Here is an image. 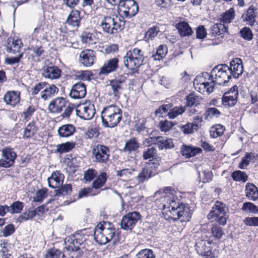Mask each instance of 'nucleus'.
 <instances>
[{
    "mask_svg": "<svg viewBox=\"0 0 258 258\" xmlns=\"http://www.w3.org/2000/svg\"><path fill=\"white\" fill-rule=\"evenodd\" d=\"M253 154L252 153H247L244 157L241 159V161L238 165L240 169H244L245 167L248 166L249 164L250 161L253 157Z\"/></svg>",
    "mask_w": 258,
    "mask_h": 258,
    "instance_id": "obj_60",
    "label": "nucleus"
},
{
    "mask_svg": "<svg viewBox=\"0 0 258 258\" xmlns=\"http://www.w3.org/2000/svg\"><path fill=\"white\" fill-rule=\"evenodd\" d=\"M81 19L80 12L78 10H72L69 15L66 23L73 27L78 28L80 26Z\"/></svg>",
    "mask_w": 258,
    "mask_h": 258,
    "instance_id": "obj_29",
    "label": "nucleus"
},
{
    "mask_svg": "<svg viewBox=\"0 0 258 258\" xmlns=\"http://www.w3.org/2000/svg\"><path fill=\"white\" fill-rule=\"evenodd\" d=\"M187 107L197 106L200 104V99L198 96L194 93H190L185 97Z\"/></svg>",
    "mask_w": 258,
    "mask_h": 258,
    "instance_id": "obj_49",
    "label": "nucleus"
},
{
    "mask_svg": "<svg viewBox=\"0 0 258 258\" xmlns=\"http://www.w3.org/2000/svg\"><path fill=\"white\" fill-rule=\"evenodd\" d=\"M176 27L181 37L189 36L193 33L191 28L185 21L179 22L176 25Z\"/></svg>",
    "mask_w": 258,
    "mask_h": 258,
    "instance_id": "obj_32",
    "label": "nucleus"
},
{
    "mask_svg": "<svg viewBox=\"0 0 258 258\" xmlns=\"http://www.w3.org/2000/svg\"><path fill=\"white\" fill-rule=\"evenodd\" d=\"M24 206L23 202L19 201H15L9 206V213L12 214H19L22 211Z\"/></svg>",
    "mask_w": 258,
    "mask_h": 258,
    "instance_id": "obj_48",
    "label": "nucleus"
},
{
    "mask_svg": "<svg viewBox=\"0 0 258 258\" xmlns=\"http://www.w3.org/2000/svg\"><path fill=\"white\" fill-rule=\"evenodd\" d=\"M101 119L105 127L116 126L122 119V110L116 105H108L101 111Z\"/></svg>",
    "mask_w": 258,
    "mask_h": 258,
    "instance_id": "obj_3",
    "label": "nucleus"
},
{
    "mask_svg": "<svg viewBox=\"0 0 258 258\" xmlns=\"http://www.w3.org/2000/svg\"><path fill=\"white\" fill-rule=\"evenodd\" d=\"M155 145L159 150L171 149L174 148L173 140L166 137L157 136L155 139Z\"/></svg>",
    "mask_w": 258,
    "mask_h": 258,
    "instance_id": "obj_24",
    "label": "nucleus"
},
{
    "mask_svg": "<svg viewBox=\"0 0 258 258\" xmlns=\"http://www.w3.org/2000/svg\"><path fill=\"white\" fill-rule=\"evenodd\" d=\"M158 162H148L145 164L142 170L137 177L139 183H143L156 174V169L158 167Z\"/></svg>",
    "mask_w": 258,
    "mask_h": 258,
    "instance_id": "obj_10",
    "label": "nucleus"
},
{
    "mask_svg": "<svg viewBox=\"0 0 258 258\" xmlns=\"http://www.w3.org/2000/svg\"><path fill=\"white\" fill-rule=\"evenodd\" d=\"M119 68V59L117 57L111 58L106 60L103 65L100 68L99 74L100 75H108L115 72Z\"/></svg>",
    "mask_w": 258,
    "mask_h": 258,
    "instance_id": "obj_14",
    "label": "nucleus"
},
{
    "mask_svg": "<svg viewBox=\"0 0 258 258\" xmlns=\"http://www.w3.org/2000/svg\"><path fill=\"white\" fill-rule=\"evenodd\" d=\"M23 44L20 39L14 40V39L8 38L6 45V50L8 52L16 54L20 52V50Z\"/></svg>",
    "mask_w": 258,
    "mask_h": 258,
    "instance_id": "obj_28",
    "label": "nucleus"
},
{
    "mask_svg": "<svg viewBox=\"0 0 258 258\" xmlns=\"http://www.w3.org/2000/svg\"><path fill=\"white\" fill-rule=\"evenodd\" d=\"M3 100L7 105L14 107L20 102V92L8 91L5 94Z\"/></svg>",
    "mask_w": 258,
    "mask_h": 258,
    "instance_id": "obj_22",
    "label": "nucleus"
},
{
    "mask_svg": "<svg viewBox=\"0 0 258 258\" xmlns=\"http://www.w3.org/2000/svg\"><path fill=\"white\" fill-rule=\"evenodd\" d=\"M202 150L199 147L183 144L180 149V153L186 158H189L200 154Z\"/></svg>",
    "mask_w": 258,
    "mask_h": 258,
    "instance_id": "obj_27",
    "label": "nucleus"
},
{
    "mask_svg": "<svg viewBox=\"0 0 258 258\" xmlns=\"http://www.w3.org/2000/svg\"><path fill=\"white\" fill-rule=\"evenodd\" d=\"M135 258H155V255L152 249L146 248L139 251Z\"/></svg>",
    "mask_w": 258,
    "mask_h": 258,
    "instance_id": "obj_55",
    "label": "nucleus"
},
{
    "mask_svg": "<svg viewBox=\"0 0 258 258\" xmlns=\"http://www.w3.org/2000/svg\"><path fill=\"white\" fill-rule=\"evenodd\" d=\"M177 122L168 121L167 119L161 120L159 122V126L162 132H167L174 125L177 124Z\"/></svg>",
    "mask_w": 258,
    "mask_h": 258,
    "instance_id": "obj_52",
    "label": "nucleus"
},
{
    "mask_svg": "<svg viewBox=\"0 0 258 258\" xmlns=\"http://www.w3.org/2000/svg\"><path fill=\"white\" fill-rule=\"evenodd\" d=\"M86 93V86L80 81L72 86L69 96L73 99H80L84 98Z\"/></svg>",
    "mask_w": 258,
    "mask_h": 258,
    "instance_id": "obj_18",
    "label": "nucleus"
},
{
    "mask_svg": "<svg viewBox=\"0 0 258 258\" xmlns=\"http://www.w3.org/2000/svg\"><path fill=\"white\" fill-rule=\"evenodd\" d=\"M175 189L170 186L165 187L156 191L155 195H162L164 197L162 209H169L170 215L168 219L174 221L179 220L180 222H187L191 219L192 212L187 204L181 202L175 196Z\"/></svg>",
    "mask_w": 258,
    "mask_h": 258,
    "instance_id": "obj_1",
    "label": "nucleus"
},
{
    "mask_svg": "<svg viewBox=\"0 0 258 258\" xmlns=\"http://www.w3.org/2000/svg\"><path fill=\"white\" fill-rule=\"evenodd\" d=\"M75 131V127L73 125L66 124L59 127L57 130V133L60 137L66 138L72 136Z\"/></svg>",
    "mask_w": 258,
    "mask_h": 258,
    "instance_id": "obj_33",
    "label": "nucleus"
},
{
    "mask_svg": "<svg viewBox=\"0 0 258 258\" xmlns=\"http://www.w3.org/2000/svg\"><path fill=\"white\" fill-rule=\"evenodd\" d=\"M141 218V216L138 212L128 213L121 219V228L125 230H132Z\"/></svg>",
    "mask_w": 258,
    "mask_h": 258,
    "instance_id": "obj_12",
    "label": "nucleus"
},
{
    "mask_svg": "<svg viewBox=\"0 0 258 258\" xmlns=\"http://www.w3.org/2000/svg\"><path fill=\"white\" fill-rule=\"evenodd\" d=\"M245 194L249 200L254 201L258 199V189L253 183H247L246 184Z\"/></svg>",
    "mask_w": 258,
    "mask_h": 258,
    "instance_id": "obj_35",
    "label": "nucleus"
},
{
    "mask_svg": "<svg viewBox=\"0 0 258 258\" xmlns=\"http://www.w3.org/2000/svg\"><path fill=\"white\" fill-rule=\"evenodd\" d=\"M125 21L119 18L116 14L103 16L100 21L99 26L106 34L113 35L123 30Z\"/></svg>",
    "mask_w": 258,
    "mask_h": 258,
    "instance_id": "obj_2",
    "label": "nucleus"
},
{
    "mask_svg": "<svg viewBox=\"0 0 258 258\" xmlns=\"http://www.w3.org/2000/svg\"><path fill=\"white\" fill-rule=\"evenodd\" d=\"M241 210L244 212H249L253 214H258V207L250 202L243 203Z\"/></svg>",
    "mask_w": 258,
    "mask_h": 258,
    "instance_id": "obj_56",
    "label": "nucleus"
},
{
    "mask_svg": "<svg viewBox=\"0 0 258 258\" xmlns=\"http://www.w3.org/2000/svg\"><path fill=\"white\" fill-rule=\"evenodd\" d=\"M178 127L184 135H188L197 131L199 128V125L196 123L187 122L184 125H179Z\"/></svg>",
    "mask_w": 258,
    "mask_h": 258,
    "instance_id": "obj_38",
    "label": "nucleus"
},
{
    "mask_svg": "<svg viewBox=\"0 0 258 258\" xmlns=\"http://www.w3.org/2000/svg\"><path fill=\"white\" fill-rule=\"evenodd\" d=\"M185 111V107L182 106L171 107L169 111L166 114L169 119H173L179 115H181Z\"/></svg>",
    "mask_w": 258,
    "mask_h": 258,
    "instance_id": "obj_41",
    "label": "nucleus"
},
{
    "mask_svg": "<svg viewBox=\"0 0 258 258\" xmlns=\"http://www.w3.org/2000/svg\"><path fill=\"white\" fill-rule=\"evenodd\" d=\"M211 232L213 236L218 239H220L224 235L222 228L217 225L212 227Z\"/></svg>",
    "mask_w": 258,
    "mask_h": 258,
    "instance_id": "obj_63",
    "label": "nucleus"
},
{
    "mask_svg": "<svg viewBox=\"0 0 258 258\" xmlns=\"http://www.w3.org/2000/svg\"><path fill=\"white\" fill-rule=\"evenodd\" d=\"M145 58L144 52L135 48L128 51L123 56V64L126 69L134 71L144 63Z\"/></svg>",
    "mask_w": 258,
    "mask_h": 258,
    "instance_id": "obj_4",
    "label": "nucleus"
},
{
    "mask_svg": "<svg viewBox=\"0 0 258 258\" xmlns=\"http://www.w3.org/2000/svg\"><path fill=\"white\" fill-rule=\"evenodd\" d=\"M94 237L95 241L100 245L105 244L108 242L104 234L103 224L99 223L94 229Z\"/></svg>",
    "mask_w": 258,
    "mask_h": 258,
    "instance_id": "obj_25",
    "label": "nucleus"
},
{
    "mask_svg": "<svg viewBox=\"0 0 258 258\" xmlns=\"http://www.w3.org/2000/svg\"><path fill=\"white\" fill-rule=\"evenodd\" d=\"M2 158L0 159V167L5 168L13 166L17 158V153L13 148L6 147L2 149Z\"/></svg>",
    "mask_w": 258,
    "mask_h": 258,
    "instance_id": "obj_11",
    "label": "nucleus"
},
{
    "mask_svg": "<svg viewBox=\"0 0 258 258\" xmlns=\"http://www.w3.org/2000/svg\"><path fill=\"white\" fill-rule=\"evenodd\" d=\"M80 63L84 67L92 66L96 59V52L92 49H86L81 52L79 55Z\"/></svg>",
    "mask_w": 258,
    "mask_h": 258,
    "instance_id": "obj_16",
    "label": "nucleus"
},
{
    "mask_svg": "<svg viewBox=\"0 0 258 258\" xmlns=\"http://www.w3.org/2000/svg\"><path fill=\"white\" fill-rule=\"evenodd\" d=\"M48 189L46 188H43L37 190L35 196L33 197V201L34 202L42 203L43 200L47 198Z\"/></svg>",
    "mask_w": 258,
    "mask_h": 258,
    "instance_id": "obj_53",
    "label": "nucleus"
},
{
    "mask_svg": "<svg viewBox=\"0 0 258 258\" xmlns=\"http://www.w3.org/2000/svg\"><path fill=\"white\" fill-rule=\"evenodd\" d=\"M41 72L43 77L50 80L59 78L61 73V70L58 67L52 64L45 65L42 68Z\"/></svg>",
    "mask_w": 258,
    "mask_h": 258,
    "instance_id": "obj_15",
    "label": "nucleus"
},
{
    "mask_svg": "<svg viewBox=\"0 0 258 258\" xmlns=\"http://www.w3.org/2000/svg\"><path fill=\"white\" fill-rule=\"evenodd\" d=\"M90 72L88 71L78 72L75 75V78L80 81H88L90 79Z\"/></svg>",
    "mask_w": 258,
    "mask_h": 258,
    "instance_id": "obj_61",
    "label": "nucleus"
},
{
    "mask_svg": "<svg viewBox=\"0 0 258 258\" xmlns=\"http://www.w3.org/2000/svg\"><path fill=\"white\" fill-rule=\"evenodd\" d=\"M83 107L82 108L83 110V116L84 120L91 119L95 113V109L93 104H89L88 105L86 104H83Z\"/></svg>",
    "mask_w": 258,
    "mask_h": 258,
    "instance_id": "obj_39",
    "label": "nucleus"
},
{
    "mask_svg": "<svg viewBox=\"0 0 258 258\" xmlns=\"http://www.w3.org/2000/svg\"><path fill=\"white\" fill-rule=\"evenodd\" d=\"M228 93H224L221 98L222 104L226 108L232 107L235 105L237 101V97L228 95Z\"/></svg>",
    "mask_w": 258,
    "mask_h": 258,
    "instance_id": "obj_37",
    "label": "nucleus"
},
{
    "mask_svg": "<svg viewBox=\"0 0 258 258\" xmlns=\"http://www.w3.org/2000/svg\"><path fill=\"white\" fill-rule=\"evenodd\" d=\"M234 11L233 9H230L221 15L220 18V23L224 25L229 24L234 19Z\"/></svg>",
    "mask_w": 258,
    "mask_h": 258,
    "instance_id": "obj_43",
    "label": "nucleus"
},
{
    "mask_svg": "<svg viewBox=\"0 0 258 258\" xmlns=\"http://www.w3.org/2000/svg\"><path fill=\"white\" fill-rule=\"evenodd\" d=\"M229 208L228 206L220 201L215 202L212 210L209 214L211 218H215V220L221 225L226 224L227 219L229 217Z\"/></svg>",
    "mask_w": 258,
    "mask_h": 258,
    "instance_id": "obj_6",
    "label": "nucleus"
},
{
    "mask_svg": "<svg viewBox=\"0 0 258 258\" xmlns=\"http://www.w3.org/2000/svg\"><path fill=\"white\" fill-rule=\"evenodd\" d=\"M102 223L103 224L104 234H105L108 242L112 239L115 235V228L111 226L110 223H107L104 221Z\"/></svg>",
    "mask_w": 258,
    "mask_h": 258,
    "instance_id": "obj_45",
    "label": "nucleus"
},
{
    "mask_svg": "<svg viewBox=\"0 0 258 258\" xmlns=\"http://www.w3.org/2000/svg\"><path fill=\"white\" fill-rule=\"evenodd\" d=\"M221 114V112L217 108L214 107L208 108L204 113V118L206 120H209L213 116L219 117Z\"/></svg>",
    "mask_w": 258,
    "mask_h": 258,
    "instance_id": "obj_51",
    "label": "nucleus"
},
{
    "mask_svg": "<svg viewBox=\"0 0 258 258\" xmlns=\"http://www.w3.org/2000/svg\"><path fill=\"white\" fill-rule=\"evenodd\" d=\"M231 177L235 181H242L243 182H245L248 179V176L246 173L240 170L233 172Z\"/></svg>",
    "mask_w": 258,
    "mask_h": 258,
    "instance_id": "obj_50",
    "label": "nucleus"
},
{
    "mask_svg": "<svg viewBox=\"0 0 258 258\" xmlns=\"http://www.w3.org/2000/svg\"><path fill=\"white\" fill-rule=\"evenodd\" d=\"M106 180V173L105 172H102L99 175L93 182L92 187L95 189H99L104 185Z\"/></svg>",
    "mask_w": 258,
    "mask_h": 258,
    "instance_id": "obj_47",
    "label": "nucleus"
},
{
    "mask_svg": "<svg viewBox=\"0 0 258 258\" xmlns=\"http://www.w3.org/2000/svg\"><path fill=\"white\" fill-rule=\"evenodd\" d=\"M168 52L167 47L165 45H160L156 50L152 52L151 57L154 60H160L166 56Z\"/></svg>",
    "mask_w": 258,
    "mask_h": 258,
    "instance_id": "obj_36",
    "label": "nucleus"
},
{
    "mask_svg": "<svg viewBox=\"0 0 258 258\" xmlns=\"http://www.w3.org/2000/svg\"><path fill=\"white\" fill-rule=\"evenodd\" d=\"M225 130V127L220 124L213 125L210 130V137L212 138H217L220 137L224 134Z\"/></svg>",
    "mask_w": 258,
    "mask_h": 258,
    "instance_id": "obj_44",
    "label": "nucleus"
},
{
    "mask_svg": "<svg viewBox=\"0 0 258 258\" xmlns=\"http://www.w3.org/2000/svg\"><path fill=\"white\" fill-rule=\"evenodd\" d=\"M64 258V254L61 253V252L56 249H50L44 255L43 258Z\"/></svg>",
    "mask_w": 258,
    "mask_h": 258,
    "instance_id": "obj_58",
    "label": "nucleus"
},
{
    "mask_svg": "<svg viewBox=\"0 0 258 258\" xmlns=\"http://www.w3.org/2000/svg\"><path fill=\"white\" fill-rule=\"evenodd\" d=\"M172 106L173 104L172 103L162 105L156 110L155 115L159 117H166L167 116L166 114Z\"/></svg>",
    "mask_w": 258,
    "mask_h": 258,
    "instance_id": "obj_46",
    "label": "nucleus"
},
{
    "mask_svg": "<svg viewBox=\"0 0 258 258\" xmlns=\"http://www.w3.org/2000/svg\"><path fill=\"white\" fill-rule=\"evenodd\" d=\"M23 139H29L32 138L37 133L38 127L34 121H32L27 124V125L23 128Z\"/></svg>",
    "mask_w": 258,
    "mask_h": 258,
    "instance_id": "obj_30",
    "label": "nucleus"
},
{
    "mask_svg": "<svg viewBox=\"0 0 258 258\" xmlns=\"http://www.w3.org/2000/svg\"><path fill=\"white\" fill-rule=\"evenodd\" d=\"M197 253L204 258H217L218 252L211 247V242L208 240H201L195 245Z\"/></svg>",
    "mask_w": 258,
    "mask_h": 258,
    "instance_id": "obj_9",
    "label": "nucleus"
},
{
    "mask_svg": "<svg viewBox=\"0 0 258 258\" xmlns=\"http://www.w3.org/2000/svg\"><path fill=\"white\" fill-rule=\"evenodd\" d=\"M74 148V145L70 142H66L57 146L56 152L60 154L70 151Z\"/></svg>",
    "mask_w": 258,
    "mask_h": 258,
    "instance_id": "obj_54",
    "label": "nucleus"
},
{
    "mask_svg": "<svg viewBox=\"0 0 258 258\" xmlns=\"http://www.w3.org/2000/svg\"><path fill=\"white\" fill-rule=\"evenodd\" d=\"M157 156V150L154 147H148L144 150L143 152V158L144 160H149L150 162H155L153 160Z\"/></svg>",
    "mask_w": 258,
    "mask_h": 258,
    "instance_id": "obj_42",
    "label": "nucleus"
},
{
    "mask_svg": "<svg viewBox=\"0 0 258 258\" xmlns=\"http://www.w3.org/2000/svg\"><path fill=\"white\" fill-rule=\"evenodd\" d=\"M139 148V143L137 139L135 137H132L127 140L124 145V147L122 149L123 151L130 153L137 150Z\"/></svg>",
    "mask_w": 258,
    "mask_h": 258,
    "instance_id": "obj_34",
    "label": "nucleus"
},
{
    "mask_svg": "<svg viewBox=\"0 0 258 258\" xmlns=\"http://www.w3.org/2000/svg\"><path fill=\"white\" fill-rule=\"evenodd\" d=\"M228 70V66L226 64H220L215 67L210 74L213 85H224L228 83L231 79Z\"/></svg>",
    "mask_w": 258,
    "mask_h": 258,
    "instance_id": "obj_5",
    "label": "nucleus"
},
{
    "mask_svg": "<svg viewBox=\"0 0 258 258\" xmlns=\"http://www.w3.org/2000/svg\"><path fill=\"white\" fill-rule=\"evenodd\" d=\"M64 176L60 171L52 172L50 177L47 178L48 185L52 188H55L62 185Z\"/></svg>",
    "mask_w": 258,
    "mask_h": 258,
    "instance_id": "obj_23",
    "label": "nucleus"
},
{
    "mask_svg": "<svg viewBox=\"0 0 258 258\" xmlns=\"http://www.w3.org/2000/svg\"><path fill=\"white\" fill-rule=\"evenodd\" d=\"M126 79L125 77L121 75L115 79L109 81V86L111 88L110 93H111L115 98L118 99L119 98L120 94L119 91L122 89V85L125 83Z\"/></svg>",
    "mask_w": 258,
    "mask_h": 258,
    "instance_id": "obj_17",
    "label": "nucleus"
},
{
    "mask_svg": "<svg viewBox=\"0 0 258 258\" xmlns=\"http://www.w3.org/2000/svg\"><path fill=\"white\" fill-rule=\"evenodd\" d=\"M120 15L123 18L131 19L139 11V6L134 0H123L118 6Z\"/></svg>",
    "mask_w": 258,
    "mask_h": 258,
    "instance_id": "obj_7",
    "label": "nucleus"
},
{
    "mask_svg": "<svg viewBox=\"0 0 258 258\" xmlns=\"http://www.w3.org/2000/svg\"><path fill=\"white\" fill-rule=\"evenodd\" d=\"M58 92V88L54 84L49 85L47 83V86L41 92V98L44 100H48L54 96Z\"/></svg>",
    "mask_w": 258,
    "mask_h": 258,
    "instance_id": "obj_31",
    "label": "nucleus"
},
{
    "mask_svg": "<svg viewBox=\"0 0 258 258\" xmlns=\"http://www.w3.org/2000/svg\"><path fill=\"white\" fill-rule=\"evenodd\" d=\"M159 32V28L156 26H154L152 28H150L146 33L144 38L147 40H152L157 35Z\"/></svg>",
    "mask_w": 258,
    "mask_h": 258,
    "instance_id": "obj_62",
    "label": "nucleus"
},
{
    "mask_svg": "<svg viewBox=\"0 0 258 258\" xmlns=\"http://www.w3.org/2000/svg\"><path fill=\"white\" fill-rule=\"evenodd\" d=\"M46 86H47V83L45 82H40L36 84L31 89V94L37 95L41 90L44 89Z\"/></svg>",
    "mask_w": 258,
    "mask_h": 258,
    "instance_id": "obj_64",
    "label": "nucleus"
},
{
    "mask_svg": "<svg viewBox=\"0 0 258 258\" xmlns=\"http://www.w3.org/2000/svg\"><path fill=\"white\" fill-rule=\"evenodd\" d=\"M68 104L66 99L62 97H57L50 102L48 105V110L52 113H59L66 108Z\"/></svg>",
    "mask_w": 258,
    "mask_h": 258,
    "instance_id": "obj_21",
    "label": "nucleus"
},
{
    "mask_svg": "<svg viewBox=\"0 0 258 258\" xmlns=\"http://www.w3.org/2000/svg\"><path fill=\"white\" fill-rule=\"evenodd\" d=\"M239 33L240 36L245 40L250 41L253 38V33L249 27H243L240 30Z\"/></svg>",
    "mask_w": 258,
    "mask_h": 258,
    "instance_id": "obj_57",
    "label": "nucleus"
},
{
    "mask_svg": "<svg viewBox=\"0 0 258 258\" xmlns=\"http://www.w3.org/2000/svg\"><path fill=\"white\" fill-rule=\"evenodd\" d=\"M34 217H35V212L33 210H29L21 214L17 219V222L21 223L29 219H31Z\"/></svg>",
    "mask_w": 258,
    "mask_h": 258,
    "instance_id": "obj_59",
    "label": "nucleus"
},
{
    "mask_svg": "<svg viewBox=\"0 0 258 258\" xmlns=\"http://www.w3.org/2000/svg\"><path fill=\"white\" fill-rule=\"evenodd\" d=\"M226 33H228V28L224 24L217 23L210 27L208 34L211 38H216L219 44L223 41Z\"/></svg>",
    "mask_w": 258,
    "mask_h": 258,
    "instance_id": "obj_13",
    "label": "nucleus"
},
{
    "mask_svg": "<svg viewBox=\"0 0 258 258\" xmlns=\"http://www.w3.org/2000/svg\"><path fill=\"white\" fill-rule=\"evenodd\" d=\"M109 153L108 147L101 144L94 145L92 149L93 161L100 164L107 163L109 160Z\"/></svg>",
    "mask_w": 258,
    "mask_h": 258,
    "instance_id": "obj_8",
    "label": "nucleus"
},
{
    "mask_svg": "<svg viewBox=\"0 0 258 258\" xmlns=\"http://www.w3.org/2000/svg\"><path fill=\"white\" fill-rule=\"evenodd\" d=\"M81 39L82 42L83 44L90 45L95 44L96 43V37L95 35L87 30L84 31L82 33L81 35Z\"/></svg>",
    "mask_w": 258,
    "mask_h": 258,
    "instance_id": "obj_40",
    "label": "nucleus"
},
{
    "mask_svg": "<svg viewBox=\"0 0 258 258\" xmlns=\"http://www.w3.org/2000/svg\"><path fill=\"white\" fill-rule=\"evenodd\" d=\"M195 82H197L201 86H203V87L206 89L207 92L209 93H212L214 90V86L212 83L211 75L207 72L203 73L202 76L196 77Z\"/></svg>",
    "mask_w": 258,
    "mask_h": 258,
    "instance_id": "obj_20",
    "label": "nucleus"
},
{
    "mask_svg": "<svg viewBox=\"0 0 258 258\" xmlns=\"http://www.w3.org/2000/svg\"><path fill=\"white\" fill-rule=\"evenodd\" d=\"M255 10L253 6L251 5L249 7L246 12L242 15L241 18L243 22L246 23V25L251 27L254 25L256 17Z\"/></svg>",
    "mask_w": 258,
    "mask_h": 258,
    "instance_id": "obj_26",
    "label": "nucleus"
},
{
    "mask_svg": "<svg viewBox=\"0 0 258 258\" xmlns=\"http://www.w3.org/2000/svg\"><path fill=\"white\" fill-rule=\"evenodd\" d=\"M228 71L229 74L230 75V78L232 76L234 78H238L239 76L242 75L243 72V67L242 60L240 58H236L233 59L230 63V66L228 67Z\"/></svg>",
    "mask_w": 258,
    "mask_h": 258,
    "instance_id": "obj_19",
    "label": "nucleus"
}]
</instances>
